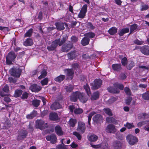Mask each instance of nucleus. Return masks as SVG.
Instances as JSON below:
<instances>
[{
    "instance_id": "19",
    "label": "nucleus",
    "mask_w": 149,
    "mask_h": 149,
    "mask_svg": "<svg viewBox=\"0 0 149 149\" xmlns=\"http://www.w3.org/2000/svg\"><path fill=\"white\" fill-rule=\"evenodd\" d=\"M79 99L81 102L85 103L87 101L88 98L85 95L84 93L80 92Z\"/></svg>"
},
{
    "instance_id": "18",
    "label": "nucleus",
    "mask_w": 149,
    "mask_h": 149,
    "mask_svg": "<svg viewBox=\"0 0 149 149\" xmlns=\"http://www.w3.org/2000/svg\"><path fill=\"white\" fill-rule=\"evenodd\" d=\"M50 108L52 110H56L57 109L61 108L62 106L59 103L54 102L51 106Z\"/></svg>"
},
{
    "instance_id": "38",
    "label": "nucleus",
    "mask_w": 149,
    "mask_h": 149,
    "mask_svg": "<svg viewBox=\"0 0 149 149\" xmlns=\"http://www.w3.org/2000/svg\"><path fill=\"white\" fill-rule=\"evenodd\" d=\"M148 117V114L146 113H142L139 115L138 118L139 119L144 120Z\"/></svg>"
},
{
    "instance_id": "42",
    "label": "nucleus",
    "mask_w": 149,
    "mask_h": 149,
    "mask_svg": "<svg viewBox=\"0 0 149 149\" xmlns=\"http://www.w3.org/2000/svg\"><path fill=\"white\" fill-rule=\"evenodd\" d=\"M142 97L145 100H149V91H147L142 95Z\"/></svg>"
},
{
    "instance_id": "21",
    "label": "nucleus",
    "mask_w": 149,
    "mask_h": 149,
    "mask_svg": "<svg viewBox=\"0 0 149 149\" xmlns=\"http://www.w3.org/2000/svg\"><path fill=\"white\" fill-rule=\"evenodd\" d=\"M57 29L58 31H61L65 29L64 24L63 23L58 22L55 23Z\"/></svg>"
},
{
    "instance_id": "50",
    "label": "nucleus",
    "mask_w": 149,
    "mask_h": 149,
    "mask_svg": "<svg viewBox=\"0 0 149 149\" xmlns=\"http://www.w3.org/2000/svg\"><path fill=\"white\" fill-rule=\"evenodd\" d=\"M87 27L93 30L95 29V27L90 22L87 23Z\"/></svg>"
},
{
    "instance_id": "20",
    "label": "nucleus",
    "mask_w": 149,
    "mask_h": 149,
    "mask_svg": "<svg viewBox=\"0 0 149 149\" xmlns=\"http://www.w3.org/2000/svg\"><path fill=\"white\" fill-rule=\"evenodd\" d=\"M55 132L58 135L62 136L63 134V132L60 126H56L55 127Z\"/></svg>"
},
{
    "instance_id": "12",
    "label": "nucleus",
    "mask_w": 149,
    "mask_h": 149,
    "mask_svg": "<svg viewBox=\"0 0 149 149\" xmlns=\"http://www.w3.org/2000/svg\"><path fill=\"white\" fill-rule=\"evenodd\" d=\"M66 73V76L68 79H72L74 74V71L72 69H66L64 70Z\"/></svg>"
},
{
    "instance_id": "6",
    "label": "nucleus",
    "mask_w": 149,
    "mask_h": 149,
    "mask_svg": "<svg viewBox=\"0 0 149 149\" xmlns=\"http://www.w3.org/2000/svg\"><path fill=\"white\" fill-rule=\"evenodd\" d=\"M27 134V132L26 130H20L19 131L18 135L17 137V140L18 141H20L25 138Z\"/></svg>"
},
{
    "instance_id": "43",
    "label": "nucleus",
    "mask_w": 149,
    "mask_h": 149,
    "mask_svg": "<svg viewBox=\"0 0 149 149\" xmlns=\"http://www.w3.org/2000/svg\"><path fill=\"white\" fill-rule=\"evenodd\" d=\"M84 36L88 38L89 37L90 38H93L95 37V34L93 33L90 32L85 33L84 34Z\"/></svg>"
},
{
    "instance_id": "37",
    "label": "nucleus",
    "mask_w": 149,
    "mask_h": 149,
    "mask_svg": "<svg viewBox=\"0 0 149 149\" xmlns=\"http://www.w3.org/2000/svg\"><path fill=\"white\" fill-rule=\"evenodd\" d=\"M115 87L118 88L120 90H123L124 88V86L122 84L118 83H115L113 84Z\"/></svg>"
},
{
    "instance_id": "60",
    "label": "nucleus",
    "mask_w": 149,
    "mask_h": 149,
    "mask_svg": "<svg viewBox=\"0 0 149 149\" xmlns=\"http://www.w3.org/2000/svg\"><path fill=\"white\" fill-rule=\"evenodd\" d=\"M56 149H67V148L65 146L59 144L56 146Z\"/></svg>"
},
{
    "instance_id": "3",
    "label": "nucleus",
    "mask_w": 149,
    "mask_h": 149,
    "mask_svg": "<svg viewBox=\"0 0 149 149\" xmlns=\"http://www.w3.org/2000/svg\"><path fill=\"white\" fill-rule=\"evenodd\" d=\"M126 139L128 143L131 145L135 144L138 141V139L132 134H129L126 136Z\"/></svg>"
},
{
    "instance_id": "14",
    "label": "nucleus",
    "mask_w": 149,
    "mask_h": 149,
    "mask_svg": "<svg viewBox=\"0 0 149 149\" xmlns=\"http://www.w3.org/2000/svg\"><path fill=\"white\" fill-rule=\"evenodd\" d=\"M115 126L112 124H109L107 126L106 128V132L108 133H114L116 131Z\"/></svg>"
},
{
    "instance_id": "64",
    "label": "nucleus",
    "mask_w": 149,
    "mask_h": 149,
    "mask_svg": "<svg viewBox=\"0 0 149 149\" xmlns=\"http://www.w3.org/2000/svg\"><path fill=\"white\" fill-rule=\"evenodd\" d=\"M102 146L103 149H109L108 144L106 142L103 143Z\"/></svg>"
},
{
    "instance_id": "40",
    "label": "nucleus",
    "mask_w": 149,
    "mask_h": 149,
    "mask_svg": "<svg viewBox=\"0 0 149 149\" xmlns=\"http://www.w3.org/2000/svg\"><path fill=\"white\" fill-rule=\"evenodd\" d=\"M107 122L109 123H113L116 122V120L113 117H108L106 119Z\"/></svg>"
},
{
    "instance_id": "15",
    "label": "nucleus",
    "mask_w": 149,
    "mask_h": 149,
    "mask_svg": "<svg viewBox=\"0 0 149 149\" xmlns=\"http://www.w3.org/2000/svg\"><path fill=\"white\" fill-rule=\"evenodd\" d=\"M46 138L47 141H50L52 143H55L56 142L57 138L55 134H52L47 136Z\"/></svg>"
},
{
    "instance_id": "2",
    "label": "nucleus",
    "mask_w": 149,
    "mask_h": 149,
    "mask_svg": "<svg viewBox=\"0 0 149 149\" xmlns=\"http://www.w3.org/2000/svg\"><path fill=\"white\" fill-rule=\"evenodd\" d=\"M35 127L41 130H43L48 127L47 123H45L44 121L41 120H37L36 122Z\"/></svg>"
},
{
    "instance_id": "49",
    "label": "nucleus",
    "mask_w": 149,
    "mask_h": 149,
    "mask_svg": "<svg viewBox=\"0 0 149 149\" xmlns=\"http://www.w3.org/2000/svg\"><path fill=\"white\" fill-rule=\"evenodd\" d=\"M96 113L95 112L93 111L89 114L88 118V123L89 125H90V121L92 116Z\"/></svg>"
},
{
    "instance_id": "61",
    "label": "nucleus",
    "mask_w": 149,
    "mask_h": 149,
    "mask_svg": "<svg viewBox=\"0 0 149 149\" xmlns=\"http://www.w3.org/2000/svg\"><path fill=\"white\" fill-rule=\"evenodd\" d=\"M72 67L75 69L77 70V69H78L79 68V65L78 63H75L72 64L71 65Z\"/></svg>"
},
{
    "instance_id": "27",
    "label": "nucleus",
    "mask_w": 149,
    "mask_h": 149,
    "mask_svg": "<svg viewBox=\"0 0 149 149\" xmlns=\"http://www.w3.org/2000/svg\"><path fill=\"white\" fill-rule=\"evenodd\" d=\"M37 114V111L33 110L30 114L27 115L26 118L29 119H32L36 116Z\"/></svg>"
},
{
    "instance_id": "62",
    "label": "nucleus",
    "mask_w": 149,
    "mask_h": 149,
    "mask_svg": "<svg viewBox=\"0 0 149 149\" xmlns=\"http://www.w3.org/2000/svg\"><path fill=\"white\" fill-rule=\"evenodd\" d=\"M147 122L148 121H144L139 122L138 123L137 125L139 127H141L142 125L146 124Z\"/></svg>"
},
{
    "instance_id": "4",
    "label": "nucleus",
    "mask_w": 149,
    "mask_h": 149,
    "mask_svg": "<svg viewBox=\"0 0 149 149\" xmlns=\"http://www.w3.org/2000/svg\"><path fill=\"white\" fill-rule=\"evenodd\" d=\"M22 70L18 68H13L10 70V73L11 75L17 77H19L20 76Z\"/></svg>"
},
{
    "instance_id": "24",
    "label": "nucleus",
    "mask_w": 149,
    "mask_h": 149,
    "mask_svg": "<svg viewBox=\"0 0 149 149\" xmlns=\"http://www.w3.org/2000/svg\"><path fill=\"white\" fill-rule=\"evenodd\" d=\"M121 146V143L120 141H115L113 143V147L114 149H120Z\"/></svg>"
},
{
    "instance_id": "31",
    "label": "nucleus",
    "mask_w": 149,
    "mask_h": 149,
    "mask_svg": "<svg viewBox=\"0 0 149 149\" xmlns=\"http://www.w3.org/2000/svg\"><path fill=\"white\" fill-rule=\"evenodd\" d=\"M65 75H61L55 78L54 80L56 81L60 82L63 81L65 78Z\"/></svg>"
},
{
    "instance_id": "8",
    "label": "nucleus",
    "mask_w": 149,
    "mask_h": 149,
    "mask_svg": "<svg viewBox=\"0 0 149 149\" xmlns=\"http://www.w3.org/2000/svg\"><path fill=\"white\" fill-rule=\"evenodd\" d=\"M93 122L98 124L102 123L103 121V118L102 116L99 114L95 115L93 118Z\"/></svg>"
},
{
    "instance_id": "53",
    "label": "nucleus",
    "mask_w": 149,
    "mask_h": 149,
    "mask_svg": "<svg viewBox=\"0 0 149 149\" xmlns=\"http://www.w3.org/2000/svg\"><path fill=\"white\" fill-rule=\"evenodd\" d=\"M71 40L72 42H76L78 41V38L75 36H72L71 38Z\"/></svg>"
},
{
    "instance_id": "55",
    "label": "nucleus",
    "mask_w": 149,
    "mask_h": 149,
    "mask_svg": "<svg viewBox=\"0 0 149 149\" xmlns=\"http://www.w3.org/2000/svg\"><path fill=\"white\" fill-rule=\"evenodd\" d=\"M124 91L126 94L128 95H130L131 92L129 88L127 87H126L125 88Z\"/></svg>"
},
{
    "instance_id": "33",
    "label": "nucleus",
    "mask_w": 149,
    "mask_h": 149,
    "mask_svg": "<svg viewBox=\"0 0 149 149\" xmlns=\"http://www.w3.org/2000/svg\"><path fill=\"white\" fill-rule=\"evenodd\" d=\"M99 94L98 92L94 93L91 96V99L92 100H95L98 99L99 97Z\"/></svg>"
},
{
    "instance_id": "10",
    "label": "nucleus",
    "mask_w": 149,
    "mask_h": 149,
    "mask_svg": "<svg viewBox=\"0 0 149 149\" xmlns=\"http://www.w3.org/2000/svg\"><path fill=\"white\" fill-rule=\"evenodd\" d=\"M80 92L76 91L73 93L70 96V100L72 102H76L79 99Z\"/></svg>"
},
{
    "instance_id": "58",
    "label": "nucleus",
    "mask_w": 149,
    "mask_h": 149,
    "mask_svg": "<svg viewBox=\"0 0 149 149\" xmlns=\"http://www.w3.org/2000/svg\"><path fill=\"white\" fill-rule=\"evenodd\" d=\"M127 62V59L126 57H124L121 60V63L123 65L125 66L126 65Z\"/></svg>"
},
{
    "instance_id": "45",
    "label": "nucleus",
    "mask_w": 149,
    "mask_h": 149,
    "mask_svg": "<svg viewBox=\"0 0 149 149\" xmlns=\"http://www.w3.org/2000/svg\"><path fill=\"white\" fill-rule=\"evenodd\" d=\"M22 91L21 90H17L15 91L14 96L15 97H18L21 95Z\"/></svg>"
},
{
    "instance_id": "63",
    "label": "nucleus",
    "mask_w": 149,
    "mask_h": 149,
    "mask_svg": "<svg viewBox=\"0 0 149 149\" xmlns=\"http://www.w3.org/2000/svg\"><path fill=\"white\" fill-rule=\"evenodd\" d=\"M132 100V98L131 97H128L125 100V103L129 105L131 103V101Z\"/></svg>"
},
{
    "instance_id": "1",
    "label": "nucleus",
    "mask_w": 149,
    "mask_h": 149,
    "mask_svg": "<svg viewBox=\"0 0 149 149\" xmlns=\"http://www.w3.org/2000/svg\"><path fill=\"white\" fill-rule=\"evenodd\" d=\"M68 38V36L66 35L63 36L61 39L60 38L56 39L52 42L50 45L47 47V49L49 51L55 50L58 45L59 46H62L66 42Z\"/></svg>"
},
{
    "instance_id": "47",
    "label": "nucleus",
    "mask_w": 149,
    "mask_h": 149,
    "mask_svg": "<svg viewBox=\"0 0 149 149\" xmlns=\"http://www.w3.org/2000/svg\"><path fill=\"white\" fill-rule=\"evenodd\" d=\"M124 126L127 128L128 129H131L132 128L134 127L135 126L133 123H130L127 122L126 124H124Z\"/></svg>"
},
{
    "instance_id": "52",
    "label": "nucleus",
    "mask_w": 149,
    "mask_h": 149,
    "mask_svg": "<svg viewBox=\"0 0 149 149\" xmlns=\"http://www.w3.org/2000/svg\"><path fill=\"white\" fill-rule=\"evenodd\" d=\"M134 42L135 44L137 45H141L144 42V41L141 40H139L138 39H136L134 41Z\"/></svg>"
},
{
    "instance_id": "28",
    "label": "nucleus",
    "mask_w": 149,
    "mask_h": 149,
    "mask_svg": "<svg viewBox=\"0 0 149 149\" xmlns=\"http://www.w3.org/2000/svg\"><path fill=\"white\" fill-rule=\"evenodd\" d=\"M129 29L128 28H125L122 29L118 33L119 36H122L125 33L128 32Z\"/></svg>"
},
{
    "instance_id": "51",
    "label": "nucleus",
    "mask_w": 149,
    "mask_h": 149,
    "mask_svg": "<svg viewBox=\"0 0 149 149\" xmlns=\"http://www.w3.org/2000/svg\"><path fill=\"white\" fill-rule=\"evenodd\" d=\"M48 81V79L47 78H46L43 79L41 81V83L42 85L43 86L47 85Z\"/></svg>"
},
{
    "instance_id": "41",
    "label": "nucleus",
    "mask_w": 149,
    "mask_h": 149,
    "mask_svg": "<svg viewBox=\"0 0 149 149\" xmlns=\"http://www.w3.org/2000/svg\"><path fill=\"white\" fill-rule=\"evenodd\" d=\"M47 74V72L45 70H43L41 72V74L38 77V79H41L42 78L45 77L46 75Z\"/></svg>"
},
{
    "instance_id": "57",
    "label": "nucleus",
    "mask_w": 149,
    "mask_h": 149,
    "mask_svg": "<svg viewBox=\"0 0 149 149\" xmlns=\"http://www.w3.org/2000/svg\"><path fill=\"white\" fill-rule=\"evenodd\" d=\"M86 13L80 11L79 13L78 14V17L79 18H83L85 16Z\"/></svg>"
},
{
    "instance_id": "16",
    "label": "nucleus",
    "mask_w": 149,
    "mask_h": 149,
    "mask_svg": "<svg viewBox=\"0 0 149 149\" xmlns=\"http://www.w3.org/2000/svg\"><path fill=\"white\" fill-rule=\"evenodd\" d=\"M41 86L35 84L32 85L29 87V89L33 92H38L41 90Z\"/></svg>"
},
{
    "instance_id": "59",
    "label": "nucleus",
    "mask_w": 149,
    "mask_h": 149,
    "mask_svg": "<svg viewBox=\"0 0 149 149\" xmlns=\"http://www.w3.org/2000/svg\"><path fill=\"white\" fill-rule=\"evenodd\" d=\"M87 5L86 4H85L83 6L80 11L86 13L87 11Z\"/></svg>"
},
{
    "instance_id": "9",
    "label": "nucleus",
    "mask_w": 149,
    "mask_h": 149,
    "mask_svg": "<svg viewBox=\"0 0 149 149\" xmlns=\"http://www.w3.org/2000/svg\"><path fill=\"white\" fill-rule=\"evenodd\" d=\"M79 54L76 51L74 50L68 53L67 55L68 59L72 60L75 59Z\"/></svg>"
},
{
    "instance_id": "35",
    "label": "nucleus",
    "mask_w": 149,
    "mask_h": 149,
    "mask_svg": "<svg viewBox=\"0 0 149 149\" xmlns=\"http://www.w3.org/2000/svg\"><path fill=\"white\" fill-rule=\"evenodd\" d=\"M40 101L39 100H35L32 102V105L35 107H37L40 105Z\"/></svg>"
},
{
    "instance_id": "44",
    "label": "nucleus",
    "mask_w": 149,
    "mask_h": 149,
    "mask_svg": "<svg viewBox=\"0 0 149 149\" xmlns=\"http://www.w3.org/2000/svg\"><path fill=\"white\" fill-rule=\"evenodd\" d=\"M138 27V25L136 24H133L131 25L130 27V33H132Z\"/></svg>"
},
{
    "instance_id": "30",
    "label": "nucleus",
    "mask_w": 149,
    "mask_h": 149,
    "mask_svg": "<svg viewBox=\"0 0 149 149\" xmlns=\"http://www.w3.org/2000/svg\"><path fill=\"white\" fill-rule=\"evenodd\" d=\"M98 139V137L95 134L92 135L88 138V140L91 142H95Z\"/></svg>"
},
{
    "instance_id": "48",
    "label": "nucleus",
    "mask_w": 149,
    "mask_h": 149,
    "mask_svg": "<svg viewBox=\"0 0 149 149\" xmlns=\"http://www.w3.org/2000/svg\"><path fill=\"white\" fill-rule=\"evenodd\" d=\"M33 33V29H29L24 34L25 37H31Z\"/></svg>"
},
{
    "instance_id": "7",
    "label": "nucleus",
    "mask_w": 149,
    "mask_h": 149,
    "mask_svg": "<svg viewBox=\"0 0 149 149\" xmlns=\"http://www.w3.org/2000/svg\"><path fill=\"white\" fill-rule=\"evenodd\" d=\"M72 45L71 43H65L62 46L61 50L63 52H67L72 47Z\"/></svg>"
},
{
    "instance_id": "23",
    "label": "nucleus",
    "mask_w": 149,
    "mask_h": 149,
    "mask_svg": "<svg viewBox=\"0 0 149 149\" xmlns=\"http://www.w3.org/2000/svg\"><path fill=\"white\" fill-rule=\"evenodd\" d=\"M90 39L85 36L84 37L81 41V44L84 46L88 45Z\"/></svg>"
},
{
    "instance_id": "46",
    "label": "nucleus",
    "mask_w": 149,
    "mask_h": 149,
    "mask_svg": "<svg viewBox=\"0 0 149 149\" xmlns=\"http://www.w3.org/2000/svg\"><path fill=\"white\" fill-rule=\"evenodd\" d=\"M73 86L71 85H69L65 87V89L66 91L69 93L71 92L73 90Z\"/></svg>"
},
{
    "instance_id": "25",
    "label": "nucleus",
    "mask_w": 149,
    "mask_h": 149,
    "mask_svg": "<svg viewBox=\"0 0 149 149\" xmlns=\"http://www.w3.org/2000/svg\"><path fill=\"white\" fill-rule=\"evenodd\" d=\"M112 67L114 70L117 71H120L121 69V65L120 64H113Z\"/></svg>"
},
{
    "instance_id": "17",
    "label": "nucleus",
    "mask_w": 149,
    "mask_h": 149,
    "mask_svg": "<svg viewBox=\"0 0 149 149\" xmlns=\"http://www.w3.org/2000/svg\"><path fill=\"white\" fill-rule=\"evenodd\" d=\"M140 51L143 54L146 55H149V46H143L140 48Z\"/></svg>"
},
{
    "instance_id": "5",
    "label": "nucleus",
    "mask_w": 149,
    "mask_h": 149,
    "mask_svg": "<svg viewBox=\"0 0 149 149\" xmlns=\"http://www.w3.org/2000/svg\"><path fill=\"white\" fill-rule=\"evenodd\" d=\"M16 55L13 52H10L8 53L6 56V62L8 64H10L12 61L16 58Z\"/></svg>"
},
{
    "instance_id": "26",
    "label": "nucleus",
    "mask_w": 149,
    "mask_h": 149,
    "mask_svg": "<svg viewBox=\"0 0 149 149\" xmlns=\"http://www.w3.org/2000/svg\"><path fill=\"white\" fill-rule=\"evenodd\" d=\"M49 118L52 120L55 121L58 119L57 114L55 113H51L49 115Z\"/></svg>"
},
{
    "instance_id": "11",
    "label": "nucleus",
    "mask_w": 149,
    "mask_h": 149,
    "mask_svg": "<svg viewBox=\"0 0 149 149\" xmlns=\"http://www.w3.org/2000/svg\"><path fill=\"white\" fill-rule=\"evenodd\" d=\"M102 81L100 79H96L94 81V84L92 87L93 89H97L101 87L102 84Z\"/></svg>"
},
{
    "instance_id": "29",
    "label": "nucleus",
    "mask_w": 149,
    "mask_h": 149,
    "mask_svg": "<svg viewBox=\"0 0 149 149\" xmlns=\"http://www.w3.org/2000/svg\"><path fill=\"white\" fill-rule=\"evenodd\" d=\"M33 41L31 38H28L24 42V45L25 46H29L32 45L33 44Z\"/></svg>"
},
{
    "instance_id": "22",
    "label": "nucleus",
    "mask_w": 149,
    "mask_h": 149,
    "mask_svg": "<svg viewBox=\"0 0 149 149\" xmlns=\"http://www.w3.org/2000/svg\"><path fill=\"white\" fill-rule=\"evenodd\" d=\"M108 91L111 93H118L120 92V91L117 88L109 87L107 88Z\"/></svg>"
},
{
    "instance_id": "36",
    "label": "nucleus",
    "mask_w": 149,
    "mask_h": 149,
    "mask_svg": "<svg viewBox=\"0 0 149 149\" xmlns=\"http://www.w3.org/2000/svg\"><path fill=\"white\" fill-rule=\"evenodd\" d=\"M103 110L104 112L108 115L109 116H112L113 114L111 110L109 108H104Z\"/></svg>"
},
{
    "instance_id": "13",
    "label": "nucleus",
    "mask_w": 149,
    "mask_h": 149,
    "mask_svg": "<svg viewBox=\"0 0 149 149\" xmlns=\"http://www.w3.org/2000/svg\"><path fill=\"white\" fill-rule=\"evenodd\" d=\"M78 126L77 130L81 133L84 132L86 130V126L84 123L80 122L78 123Z\"/></svg>"
},
{
    "instance_id": "32",
    "label": "nucleus",
    "mask_w": 149,
    "mask_h": 149,
    "mask_svg": "<svg viewBox=\"0 0 149 149\" xmlns=\"http://www.w3.org/2000/svg\"><path fill=\"white\" fill-rule=\"evenodd\" d=\"M117 29L115 27H113L109 29L108 32L111 35L115 34L116 32Z\"/></svg>"
},
{
    "instance_id": "56",
    "label": "nucleus",
    "mask_w": 149,
    "mask_h": 149,
    "mask_svg": "<svg viewBox=\"0 0 149 149\" xmlns=\"http://www.w3.org/2000/svg\"><path fill=\"white\" fill-rule=\"evenodd\" d=\"M83 111V110L81 109H76L74 110V112L76 114H80L82 113Z\"/></svg>"
},
{
    "instance_id": "39",
    "label": "nucleus",
    "mask_w": 149,
    "mask_h": 149,
    "mask_svg": "<svg viewBox=\"0 0 149 149\" xmlns=\"http://www.w3.org/2000/svg\"><path fill=\"white\" fill-rule=\"evenodd\" d=\"M77 123L76 120L74 118H71L69 121V125L72 127H74Z\"/></svg>"
},
{
    "instance_id": "34",
    "label": "nucleus",
    "mask_w": 149,
    "mask_h": 149,
    "mask_svg": "<svg viewBox=\"0 0 149 149\" xmlns=\"http://www.w3.org/2000/svg\"><path fill=\"white\" fill-rule=\"evenodd\" d=\"M84 88L85 89L87 95L89 96H90L91 95V93L88 85L86 84L84 86Z\"/></svg>"
},
{
    "instance_id": "54",
    "label": "nucleus",
    "mask_w": 149,
    "mask_h": 149,
    "mask_svg": "<svg viewBox=\"0 0 149 149\" xmlns=\"http://www.w3.org/2000/svg\"><path fill=\"white\" fill-rule=\"evenodd\" d=\"M73 134L74 135H75L77 137L78 140H81V136L79 133L76 132H73Z\"/></svg>"
}]
</instances>
